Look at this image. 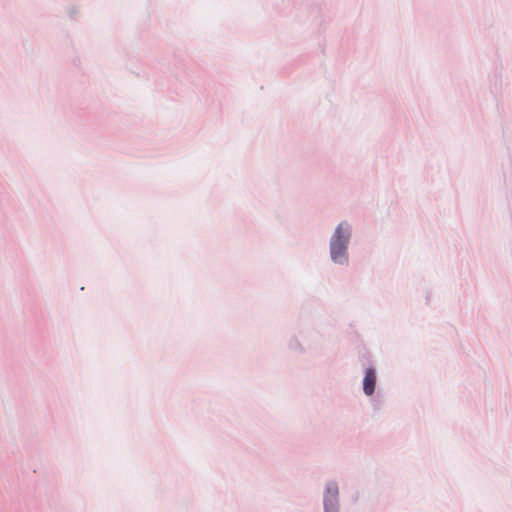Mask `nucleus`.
Wrapping results in <instances>:
<instances>
[{"instance_id":"obj_1","label":"nucleus","mask_w":512,"mask_h":512,"mask_svg":"<svg viewBox=\"0 0 512 512\" xmlns=\"http://www.w3.org/2000/svg\"><path fill=\"white\" fill-rule=\"evenodd\" d=\"M350 238V231L344 223H340L331 240V258L334 262L342 263L346 259V249Z\"/></svg>"},{"instance_id":"obj_2","label":"nucleus","mask_w":512,"mask_h":512,"mask_svg":"<svg viewBox=\"0 0 512 512\" xmlns=\"http://www.w3.org/2000/svg\"><path fill=\"white\" fill-rule=\"evenodd\" d=\"M376 385V373L375 370L370 368L366 371L363 379V389L366 395H372Z\"/></svg>"},{"instance_id":"obj_3","label":"nucleus","mask_w":512,"mask_h":512,"mask_svg":"<svg viewBox=\"0 0 512 512\" xmlns=\"http://www.w3.org/2000/svg\"><path fill=\"white\" fill-rule=\"evenodd\" d=\"M327 492L332 494V496H336L338 494V488L336 486V484H329L327 486Z\"/></svg>"}]
</instances>
